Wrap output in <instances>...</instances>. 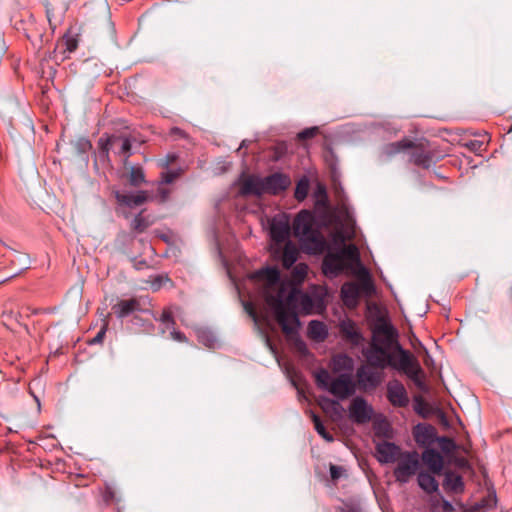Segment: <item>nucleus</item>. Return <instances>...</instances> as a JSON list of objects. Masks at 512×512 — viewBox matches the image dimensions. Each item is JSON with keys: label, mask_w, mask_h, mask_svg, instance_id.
Here are the masks:
<instances>
[{"label": "nucleus", "mask_w": 512, "mask_h": 512, "mask_svg": "<svg viewBox=\"0 0 512 512\" xmlns=\"http://www.w3.org/2000/svg\"><path fill=\"white\" fill-rule=\"evenodd\" d=\"M396 336L397 332L390 323L383 321L377 324L373 329L370 347L363 350L364 357L370 367L384 369L390 366L403 372L413 381L417 388L425 390L424 372L417 359L399 344H397V351L399 353L397 362L393 360L392 355L389 353L388 349L395 341Z\"/></svg>", "instance_id": "1"}, {"label": "nucleus", "mask_w": 512, "mask_h": 512, "mask_svg": "<svg viewBox=\"0 0 512 512\" xmlns=\"http://www.w3.org/2000/svg\"><path fill=\"white\" fill-rule=\"evenodd\" d=\"M293 233L304 247L314 253L324 252L327 242L320 230L315 226V217L309 210L300 211L293 221Z\"/></svg>", "instance_id": "2"}, {"label": "nucleus", "mask_w": 512, "mask_h": 512, "mask_svg": "<svg viewBox=\"0 0 512 512\" xmlns=\"http://www.w3.org/2000/svg\"><path fill=\"white\" fill-rule=\"evenodd\" d=\"M151 300L145 296L121 299L112 306V311L118 319H124L133 315V322L138 324L142 322L143 327L152 329L153 324L150 321H143L136 313L153 315L151 310Z\"/></svg>", "instance_id": "3"}, {"label": "nucleus", "mask_w": 512, "mask_h": 512, "mask_svg": "<svg viewBox=\"0 0 512 512\" xmlns=\"http://www.w3.org/2000/svg\"><path fill=\"white\" fill-rule=\"evenodd\" d=\"M294 295L295 292L292 291L286 301L279 295L277 297H271L269 301L272 305L277 322L281 326L282 331L287 335L296 333L300 327V320L297 313L289 308V304L294 300Z\"/></svg>", "instance_id": "4"}, {"label": "nucleus", "mask_w": 512, "mask_h": 512, "mask_svg": "<svg viewBox=\"0 0 512 512\" xmlns=\"http://www.w3.org/2000/svg\"><path fill=\"white\" fill-rule=\"evenodd\" d=\"M375 288L368 271L362 268L360 282H345L341 287V297L347 306H355L361 293L371 295Z\"/></svg>", "instance_id": "5"}, {"label": "nucleus", "mask_w": 512, "mask_h": 512, "mask_svg": "<svg viewBox=\"0 0 512 512\" xmlns=\"http://www.w3.org/2000/svg\"><path fill=\"white\" fill-rule=\"evenodd\" d=\"M394 468L393 475L397 482L405 484L414 476L418 475L420 468V458L416 451H404Z\"/></svg>", "instance_id": "6"}, {"label": "nucleus", "mask_w": 512, "mask_h": 512, "mask_svg": "<svg viewBox=\"0 0 512 512\" xmlns=\"http://www.w3.org/2000/svg\"><path fill=\"white\" fill-rule=\"evenodd\" d=\"M328 392L344 400L355 394L356 383L350 374L343 373L331 381Z\"/></svg>", "instance_id": "7"}, {"label": "nucleus", "mask_w": 512, "mask_h": 512, "mask_svg": "<svg viewBox=\"0 0 512 512\" xmlns=\"http://www.w3.org/2000/svg\"><path fill=\"white\" fill-rule=\"evenodd\" d=\"M386 397L389 403L396 408H404L409 404L407 390L398 379L388 381L386 385Z\"/></svg>", "instance_id": "8"}, {"label": "nucleus", "mask_w": 512, "mask_h": 512, "mask_svg": "<svg viewBox=\"0 0 512 512\" xmlns=\"http://www.w3.org/2000/svg\"><path fill=\"white\" fill-rule=\"evenodd\" d=\"M374 410L361 396L355 397L349 406V417L357 424H364L372 419Z\"/></svg>", "instance_id": "9"}, {"label": "nucleus", "mask_w": 512, "mask_h": 512, "mask_svg": "<svg viewBox=\"0 0 512 512\" xmlns=\"http://www.w3.org/2000/svg\"><path fill=\"white\" fill-rule=\"evenodd\" d=\"M357 384L360 390H373L381 383V374L371 367L361 365L356 370Z\"/></svg>", "instance_id": "10"}, {"label": "nucleus", "mask_w": 512, "mask_h": 512, "mask_svg": "<svg viewBox=\"0 0 512 512\" xmlns=\"http://www.w3.org/2000/svg\"><path fill=\"white\" fill-rule=\"evenodd\" d=\"M265 194L278 195L285 191L291 184V179L288 175L275 172L266 177H263Z\"/></svg>", "instance_id": "11"}, {"label": "nucleus", "mask_w": 512, "mask_h": 512, "mask_svg": "<svg viewBox=\"0 0 512 512\" xmlns=\"http://www.w3.org/2000/svg\"><path fill=\"white\" fill-rule=\"evenodd\" d=\"M376 458L381 464L396 462L403 451L395 443L382 441L375 446Z\"/></svg>", "instance_id": "12"}, {"label": "nucleus", "mask_w": 512, "mask_h": 512, "mask_svg": "<svg viewBox=\"0 0 512 512\" xmlns=\"http://www.w3.org/2000/svg\"><path fill=\"white\" fill-rule=\"evenodd\" d=\"M239 194L241 196L261 197L265 194L263 177L247 175L241 179Z\"/></svg>", "instance_id": "13"}, {"label": "nucleus", "mask_w": 512, "mask_h": 512, "mask_svg": "<svg viewBox=\"0 0 512 512\" xmlns=\"http://www.w3.org/2000/svg\"><path fill=\"white\" fill-rule=\"evenodd\" d=\"M348 265L340 259L335 252H328L322 262V272L325 276L334 278L339 276Z\"/></svg>", "instance_id": "14"}, {"label": "nucleus", "mask_w": 512, "mask_h": 512, "mask_svg": "<svg viewBox=\"0 0 512 512\" xmlns=\"http://www.w3.org/2000/svg\"><path fill=\"white\" fill-rule=\"evenodd\" d=\"M421 460L432 474L440 475L444 468L442 455L434 448H426L421 454Z\"/></svg>", "instance_id": "15"}, {"label": "nucleus", "mask_w": 512, "mask_h": 512, "mask_svg": "<svg viewBox=\"0 0 512 512\" xmlns=\"http://www.w3.org/2000/svg\"><path fill=\"white\" fill-rule=\"evenodd\" d=\"M114 196L119 205L129 208L140 206L148 200L147 192L142 190L137 191L136 193L115 191Z\"/></svg>", "instance_id": "16"}, {"label": "nucleus", "mask_w": 512, "mask_h": 512, "mask_svg": "<svg viewBox=\"0 0 512 512\" xmlns=\"http://www.w3.org/2000/svg\"><path fill=\"white\" fill-rule=\"evenodd\" d=\"M413 151L411 152L410 159L413 164L416 166L422 167L424 169H429L434 162V154L433 151L424 147V145H415Z\"/></svg>", "instance_id": "17"}, {"label": "nucleus", "mask_w": 512, "mask_h": 512, "mask_svg": "<svg viewBox=\"0 0 512 512\" xmlns=\"http://www.w3.org/2000/svg\"><path fill=\"white\" fill-rule=\"evenodd\" d=\"M416 443L420 446H428L437 441L436 429L429 424H418L413 430Z\"/></svg>", "instance_id": "18"}, {"label": "nucleus", "mask_w": 512, "mask_h": 512, "mask_svg": "<svg viewBox=\"0 0 512 512\" xmlns=\"http://www.w3.org/2000/svg\"><path fill=\"white\" fill-rule=\"evenodd\" d=\"M443 488L447 493L462 494L465 491L463 477L453 471L444 473Z\"/></svg>", "instance_id": "19"}, {"label": "nucleus", "mask_w": 512, "mask_h": 512, "mask_svg": "<svg viewBox=\"0 0 512 512\" xmlns=\"http://www.w3.org/2000/svg\"><path fill=\"white\" fill-rule=\"evenodd\" d=\"M340 331L343 337L353 346H359L364 341L363 335L352 321H343L340 324Z\"/></svg>", "instance_id": "20"}, {"label": "nucleus", "mask_w": 512, "mask_h": 512, "mask_svg": "<svg viewBox=\"0 0 512 512\" xmlns=\"http://www.w3.org/2000/svg\"><path fill=\"white\" fill-rule=\"evenodd\" d=\"M436 474L430 471H420L417 475V482L419 487L427 494H433L438 491L439 484L435 478Z\"/></svg>", "instance_id": "21"}, {"label": "nucleus", "mask_w": 512, "mask_h": 512, "mask_svg": "<svg viewBox=\"0 0 512 512\" xmlns=\"http://www.w3.org/2000/svg\"><path fill=\"white\" fill-rule=\"evenodd\" d=\"M299 250L291 241H286L282 254L281 263L284 269H290L298 260Z\"/></svg>", "instance_id": "22"}, {"label": "nucleus", "mask_w": 512, "mask_h": 512, "mask_svg": "<svg viewBox=\"0 0 512 512\" xmlns=\"http://www.w3.org/2000/svg\"><path fill=\"white\" fill-rule=\"evenodd\" d=\"M290 227L286 221L274 220L270 227L271 239L277 243L285 242L289 236Z\"/></svg>", "instance_id": "23"}, {"label": "nucleus", "mask_w": 512, "mask_h": 512, "mask_svg": "<svg viewBox=\"0 0 512 512\" xmlns=\"http://www.w3.org/2000/svg\"><path fill=\"white\" fill-rule=\"evenodd\" d=\"M308 335L313 340L323 341L328 336L327 327L319 320H311L308 324Z\"/></svg>", "instance_id": "24"}, {"label": "nucleus", "mask_w": 512, "mask_h": 512, "mask_svg": "<svg viewBox=\"0 0 512 512\" xmlns=\"http://www.w3.org/2000/svg\"><path fill=\"white\" fill-rule=\"evenodd\" d=\"M337 255L340 256V259L346 263V261L350 263H359L360 262V254L359 250L355 244L344 245L337 252Z\"/></svg>", "instance_id": "25"}, {"label": "nucleus", "mask_w": 512, "mask_h": 512, "mask_svg": "<svg viewBox=\"0 0 512 512\" xmlns=\"http://www.w3.org/2000/svg\"><path fill=\"white\" fill-rule=\"evenodd\" d=\"M412 147H414V143L411 140L403 139L387 144L384 147V153L387 156H393Z\"/></svg>", "instance_id": "26"}, {"label": "nucleus", "mask_w": 512, "mask_h": 512, "mask_svg": "<svg viewBox=\"0 0 512 512\" xmlns=\"http://www.w3.org/2000/svg\"><path fill=\"white\" fill-rule=\"evenodd\" d=\"M412 147H414V143L411 140L403 139L387 144L384 147V153L387 156H393Z\"/></svg>", "instance_id": "27"}, {"label": "nucleus", "mask_w": 512, "mask_h": 512, "mask_svg": "<svg viewBox=\"0 0 512 512\" xmlns=\"http://www.w3.org/2000/svg\"><path fill=\"white\" fill-rule=\"evenodd\" d=\"M78 47V39L69 33H66L57 44L58 48H63V54H70L74 52ZM67 58V55H63L62 60Z\"/></svg>", "instance_id": "28"}, {"label": "nucleus", "mask_w": 512, "mask_h": 512, "mask_svg": "<svg viewBox=\"0 0 512 512\" xmlns=\"http://www.w3.org/2000/svg\"><path fill=\"white\" fill-rule=\"evenodd\" d=\"M308 274V265L306 263H298L291 272V283L293 285H301Z\"/></svg>", "instance_id": "29"}, {"label": "nucleus", "mask_w": 512, "mask_h": 512, "mask_svg": "<svg viewBox=\"0 0 512 512\" xmlns=\"http://www.w3.org/2000/svg\"><path fill=\"white\" fill-rule=\"evenodd\" d=\"M257 275L265 279L270 285H275L280 281V271L277 267H266L257 272Z\"/></svg>", "instance_id": "30"}, {"label": "nucleus", "mask_w": 512, "mask_h": 512, "mask_svg": "<svg viewBox=\"0 0 512 512\" xmlns=\"http://www.w3.org/2000/svg\"><path fill=\"white\" fill-rule=\"evenodd\" d=\"M129 183L133 187H139L145 183V174L141 167L132 166L129 174Z\"/></svg>", "instance_id": "31"}, {"label": "nucleus", "mask_w": 512, "mask_h": 512, "mask_svg": "<svg viewBox=\"0 0 512 512\" xmlns=\"http://www.w3.org/2000/svg\"><path fill=\"white\" fill-rule=\"evenodd\" d=\"M309 192V179L307 177H302L296 184L294 197L297 201H303Z\"/></svg>", "instance_id": "32"}, {"label": "nucleus", "mask_w": 512, "mask_h": 512, "mask_svg": "<svg viewBox=\"0 0 512 512\" xmlns=\"http://www.w3.org/2000/svg\"><path fill=\"white\" fill-rule=\"evenodd\" d=\"M315 381H316V384L319 388L323 389V390H329V385L331 383V381L333 380L329 374V372L324 369V368H321L320 370H318L316 373H315Z\"/></svg>", "instance_id": "33"}, {"label": "nucleus", "mask_w": 512, "mask_h": 512, "mask_svg": "<svg viewBox=\"0 0 512 512\" xmlns=\"http://www.w3.org/2000/svg\"><path fill=\"white\" fill-rule=\"evenodd\" d=\"M151 316L154 318V320L161 322L167 329L173 328L176 324L172 312L169 308H165L160 317H157L154 312Z\"/></svg>", "instance_id": "34"}, {"label": "nucleus", "mask_w": 512, "mask_h": 512, "mask_svg": "<svg viewBox=\"0 0 512 512\" xmlns=\"http://www.w3.org/2000/svg\"><path fill=\"white\" fill-rule=\"evenodd\" d=\"M312 420L314 423L315 430L317 433L324 438L328 442H332L334 440L333 436L326 430L324 424L322 423L320 417L316 414H312Z\"/></svg>", "instance_id": "35"}, {"label": "nucleus", "mask_w": 512, "mask_h": 512, "mask_svg": "<svg viewBox=\"0 0 512 512\" xmlns=\"http://www.w3.org/2000/svg\"><path fill=\"white\" fill-rule=\"evenodd\" d=\"M149 226V222L143 217L142 213L137 214L131 222V228L138 232H144Z\"/></svg>", "instance_id": "36"}, {"label": "nucleus", "mask_w": 512, "mask_h": 512, "mask_svg": "<svg viewBox=\"0 0 512 512\" xmlns=\"http://www.w3.org/2000/svg\"><path fill=\"white\" fill-rule=\"evenodd\" d=\"M120 139V136L112 135L111 137L103 138L101 137L99 139V146L102 152L105 155H108L110 147L114 146L116 143H118V140Z\"/></svg>", "instance_id": "37"}, {"label": "nucleus", "mask_w": 512, "mask_h": 512, "mask_svg": "<svg viewBox=\"0 0 512 512\" xmlns=\"http://www.w3.org/2000/svg\"><path fill=\"white\" fill-rule=\"evenodd\" d=\"M334 364L338 369L349 370L352 368L353 360L348 355L341 354L334 358Z\"/></svg>", "instance_id": "38"}, {"label": "nucleus", "mask_w": 512, "mask_h": 512, "mask_svg": "<svg viewBox=\"0 0 512 512\" xmlns=\"http://www.w3.org/2000/svg\"><path fill=\"white\" fill-rule=\"evenodd\" d=\"M437 441L440 444L441 450L445 453H450L456 448L455 442L446 436H441L437 438Z\"/></svg>", "instance_id": "39"}, {"label": "nucleus", "mask_w": 512, "mask_h": 512, "mask_svg": "<svg viewBox=\"0 0 512 512\" xmlns=\"http://www.w3.org/2000/svg\"><path fill=\"white\" fill-rule=\"evenodd\" d=\"M314 302L310 295L302 293L300 295V306L303 312L309 314L312 311Z\"/></svg>", "instance_id": "40"}, {"label": "nucleus", "mask_w": 512, "mask_h": 512, "mask_svg": "<svg viewBox=\"0 0 512 512\" xmlns=\"http://www.w3.org/2000/svg\"><path fill=\"white\" fill-rule=\"evenodd\" d=\"M169 278L163 275L152 276L148 281L153 291H158L164 283L168 282Z\"/></svg>", "instance_id": "41"}, {"label": "nucleus", "mask_w": 512, "mask_h": 512, "mask_svg": "<svg viewBox=\"0 0 512 512\" xmlns=\"http://www.w3.org/2000/svg\"><path fill=\"white\" fill-rule=\"evenodd\" d=\"M118 142L121 143L119 150H118V154H123L126 156V158H128L130 156V151H131L130 139L127 137L120 136V139L118 140Z\"/></svg>", "instance_id": "42"}, {"label": "nucleus", "mask_w": 512, "mask_h": 512, "mask_svg": "<svg viewBox=\"0 0 512 512\" xmlns=\"http://www.w3.org/2000/svg\"><path fill=\"white\" fill-rule=\"evenodd\" d=\"M108 329V323L105 321L97 334L89 341V344L96 345L101 344L104 340L105 334Z\"/></svg>", "instance_id": "43"}, {"label": "nucleus", "mask_w": 512, "mask_h": 512, "mask_svg": "<svg viewBox=\"0 0 512 512\" xmlns=\"http://www.w3.org/2000/svg\"><path fill=\"white\" fill-rule=\"evenodd\" d=\"M317 133H318L317 127L306 128L298 133L297 138L299 140H307V139H311L314 136H316Z\"/></svg>", "instance_id": "44"}, {"label": "nucleus", "mask_w": 512, "mask_h": 512, "mask_svg": "<svg viewBox=\"0 0 512 512\" xmlns=\"http://www.w3.org/2000/svg\"><path fill=\"white\" fill-rule=\"evenodd\" d=\"M330 477L333 481H337L345 472L342 466L330 464Z\"/></svg>", "instance_id": "45"}, {"label": "nucleus", "mask_w": 512, "mask_h": 512, "mask_svg": "<svg viewBox=\"0 0 512 512\" xmlns=\"http://www.w3.org/2000/svg\"><path fill=\"white\" fill-rule=\"evenodd\" d=\"M244 309L246 311V313L252 318V320L255 322V324L258 323L259 321V316L256 312V309L254 307V305L251 303V302H246L244 304Z\"/></svg>", "instance_id": "46"}, {"label": "nucleus", "mask_w": 512, "mask_h": 512, "mask_svg": "<svg viewBox=\"0 0 512 512\" xmlns=\"http://www.w3.org/2000/svg\"><path fill=\"white\" fill-rule=\"evenodd\" d=\"M171 331H170V337L174 340V341H177V342H187L188 339L187 337L185 336L184 333H182L181 331H178L175 329V327L173 328H170Z\"/></svg>", "instance_id": "47"}, {"label": "nucleus", "mask_w": 512, "mask_h": 512, "mask_svg": "<svg viewBox=\"0 0 512 512\" xmlns=\"http://www.w3.org/2000/svg\"><path fill=\"white\" fill-rule=\"evenodd\" d=\"M176 177H177V174L172 171L163 173L161 184H170L176 179Z\"/></svg>", "instance_id": "48"}, {"label": "nucleus", "mask_w": 512, "mask_h": 512, "mask_svg": "<svg viewBox=\"0 0 512 512\" xmlns=\"http://www.w3.org/2000/svg\"><path fill=\"white\" fill-rule=\"evenodd\" d=\"M199 338L201 339V341L204 342L205 345H207L208 347H213L216 340L213 336H207L206 337V333H202L199 335Z\"/></svg>", "instance_id": "49"}, {"label": "nucleus", "mask_w": 512, "mask_h": 512, "mask_svg": "<svg viewBox=\"0 0 512 512\" xmlns=\"http://www.w3.org/2000/svg\"><path fill=\"white\" fill-rule=\"evenodd\" d=\"M157 193L160 197L161 202H165L169 196V190L167 188H164L162 186H159L157 188Z\"/></svg>", "instance_id": "50"}, {"label": "nucleus", "mask_w": 512, "mask_h": 512, "mask_svg": "<svg viewBox=\"0 0 512 512\" xmlns=\"http://www.w3.org/2000/svg\"><path fill=\"white\" fill-rule=\"evenodd\" d=\"M341 512H361V508L359 505L345 504Z\"/></svg>", "instance_id": "51"}, {"label": "nucleus", "mask_w": 512, "mask_h": 512, "mask_svg": "<svg viewBox=\"0 0 512 512\" xmlns=\"http://www.w3.org/2000/svg\"><path fill=\"white\" fill-rule=\"evenodd\" d=\"M104 499L106 501H112L115 499V491L112 487L107 486L104 492Z\"/></svg>", "instance_id": "52"}, {"label": "nucleus", "mask_w": 512, "mask_h": 512, "mask_svg": "<svg viewBox=\"0 0 512 512\" xmlns=\"http://www.w3.org/2000/svg\"><path fill=\"white\" fill-rule=\"evenodd\" d=\"M78 145H79V149L82 152H86L87 150H89L92 147L91 142L87 139L80 140Z\"/></svg>", "instance_id": "53"}, {"label": "nucleus", "mask_w": 512, "mask_h": 512, "mask_svg": "<svg viewBox=\"0 0 512 512\" xmlns=\"http://www.w3.org/2000/svg\"><path fill=\"white\" fill-rule=\"evenodd\" d=\"M442 511L443 512H454V506L452 505L451 502H449L448 500L446 499H442Z\"/></svg>", "instance_id": "54"}, {"label": "nucleus", "mask_w": 512, "mask_h": 512, "mask_svg": "<svg viewBox=\"0 0 512 512\" xmlns=\"http://www.w3.org/2000/svg\"><path fill=\"white\" fill-rule=\"evenodd\" d=\"M467 147H468L470 150H472V151L481 150L482 142H479V141L473 140V141H470V142L467 144Z\"/></svg>", "instance_id": "55"}, {"label": "nucleus", "mask_w": 512, "mask_h": 512, "mask_svg": "<svg viewBox=\"0 0 512 512\" xmlns=\"http://www.w3.org/2000/svg\"><path fill=\"white\" fill-rule=\"evenodd\" d=\"M457 466L461 468H467L469 467V462L465 458H459L456 461Z\"/></svg>", "instance_id": "56"}, {"label": "nucleus", "mask_w": 512, "mask_h": 512, "mask_svg": "<svg viewBox=\"0 0 512 512\" xmlns=\"http://www.w3.org/2000/svg\"><path fill=\"white\" fill-rule=\"evenodd\" d=\"M265 342H266V345L269 347V349H270L272 352H275L274 346H273V344L271 343V340H270V338H269L267 335L265 336Z\"/></svg>", "instance_id": "57"}, {"label": "nucleus", "mask_w": 512, "mask_h": 512, "mask_svg": "<svg viewBox=\"0 0 512 512\" xmlns=\"http://www.w3.org/2000/svg\"><path fill=\"white\" fill-rule=\"evenodd\" d=\"M171 133L181 135V136H183V134H184V132L180 128H177V127L172 128Z\"/></svg>", "instance_id": "58"}, {"label": "nucleus", "mask_w": 512, "mask_h": 512, "mask_svg": "<svg viewBox=\"0 0 512 512\" xmlns=\"http://www.w3.org/2000/svg\"><path fill=\"white\" fill-rule=\"evenodd\" d=\"M246 146H247V140H243L241 142L240 148H243V147H246Z\"/></svg>", "instance_id": "59"}, {"label": "nucleus", "mask_w": 512, "mask_h": 512, "mask_svg": "<svg viewBox=\"0 0 512 512\" xmlns=\"http://www.w3.org/2000/svg\"><path fill=\"white\" fill-rule=\"evenodd\" d=\"M3 35L0 33V45H1V48H3Z\"/></svg>", "instance_id": "60"}, {"label": "nucleus", "mask_w": 512, "mask_h": 512, "mask_svg": "<svg viewBox=\"0 0 512 512\" xmlns=\"http://www.w3.org/2000/svg\"><path fill=\"white\" fill-rule=\"evenodd\" d=\"M319 191H320L321 193H324V194H325V188H324V187H321V186H320V187H319Z\"/></svg>", "instance_id": "61"}, {"label": "nucleus", "mask_w": 512, "mask_h": 512, "mask_svg": "<svg viewBox=\"0 0 512 512\" xmlns=\"http://www.w3.org/2000/svg\"><path fill=\"white\" fill-rule=\"evenodd\" d=\"M491 501L493 502V504H492V505H490V506L492 507V506H494V505L496 504V499H495V497H494Z\"/></svg>", "instance_id": "62"}, {"label": "nucleus", "mask_w": 512, "mask_h": 512, "mask_svg": "<svg viewBox=\"0 0 512 512\" xmlns=\"http://www.w3.org/2000/svg\"><path fill=\"white\" fill-rule=\"evenodd\" d=\"M117 512H120V510H118Z\"/></svg>", "instance_id": "63"}]
</instances>
